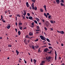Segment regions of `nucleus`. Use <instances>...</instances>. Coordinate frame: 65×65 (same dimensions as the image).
I'll return each mask as SVG.
<instances>
[{
  "label": "nucleus",
  "instance_id": "f257e3e1",
  "mask_svg": "<svg viewBox=\"0 0 65 65\" xmlns=\"http://www.w3.org/2000/svg\"><path fill=\"white\" fill-rule=\"evenodd\" d=\"M45 25L47 27H48L49 25H51V24L48 22V21H46L45 22Z\"/></svg>",
  "mask_w": 65,
  "mask_h": 65
},
{
  "label": "nucleus",
  "instance_id": "f03ea898",
  "mask_svg": "<svg viewBox=\"0 0 65 65\" xmlns=\"http://www.w3.org/2000/svg\"><path fill=\"white\" fill-rule=\"evenodd\" d=\"M46 60L48 61V62H50L51 61V57L48 56V57H46Z\"/></svg>",
  "mask_w": 65,
  "mask_h": 65
},
{
  "label": "nucleus",
  "instance_id": "7ed1b4c3",
  "mask_svg": "<svg viewBox=\"0 0 65 65\" xmlns=\"http://www.w3.org/2000/svg\"><path fill=\"white\" fill-rule=\"evenodd\" d=\"M40 37L41 38L42 40H46V38L45 37H43L41 35L40 36Z\"/></svg>",
  "mask_w": 65,
  "mask_h": 65
},
{
  "label": "nucleus",
  "instance_id": "20e7f679",
  "mask_svg": "<svg viewBox=\"0 0 65 65\" xmlns=\"http://www.w3.org/2000/svg\"><path fill=\"white\" fill-rule=\"evenodd\" d=\"M57 32H58V33H61V34H63L64 33V31H59L58 30H57Z\"/></svg>",
  "mask_w": 65,
  "mask_h": 65
},
{
  "label": "nucleus",
  "instance_id": "39448f33",
  "mask_svg": "<svg viewBox=\"0 0 65 65\" xmlns=\"http://www.w3.org/2000/svg\"><path fill=\"white\" fill-rule=\"evenodd\" d=\"M55 60L56 61L57 60V52H56V51H55Z\"/></svg>",
  "mask_w": 65,
  "mask_h": 65
},
{
  "label": "nucleus",
  "instance_id": "423d86ee",
  "mask_svg": "<svg viewBox=\"0 0 65 65\" xmlns=\"http://www.w3.org/2000/svg\"><path fill=\"white\" fill-rule=\"evenodd\" d=\"M49 51L48 49L47 48L45 49H44V51L45 52H47V51Z\"/></svg>",
  "mask_w": 65,
  "mask_h": 65
},
{
  "label": "nucleus",
  "instance_id": "0eeeda50",
  "mask_svg": "<svg viewBox=\"0 0 65 65\" xmlns=\"http://www.w3.org/2000/svg\"><path fill=\"white\" fill-rule=\"evenodd\" d=\"M23 12H24V13H23V15H26V11L24 10H23Z\"/></svg>",
  "mask_w": 65,
  "mask_h": 65
},
{
  "label": "nucleus",
  "instance_id": "6e6552de",
  "mask_svg": "<svg viewBox=\"0 0 65 65\" xmlns=\"http://www.w3.org/2000/svg\"><path fill=\"white\" fill-rule=\"evenodd\" d=\"M24 43H25L26 44H28V42H27V40H26V39H25L24 40Z\"/></svg>",
  "mask_w": 65,
  "mask_h": 65
},
{
  "label": "nucleus",
  "instance_id": "1a4fd4ad",
  "mask_svg": "<svg viewBox=\"0 0 65 65\" xmlns=\"http://www.w3.org/2000/svg\"><path fill=\"white\" fill-rule=\"evenodd\" d=\"M56 2H57V4H59L60 0H56Z\"/></svg>",
  "mask_w": 65,
  "mask_h": 65
},
{
  "label": "nucleus",
  "instance_id": "9d476101",
  "mask_svg": "<svg viewBox=\"0 0 65 65\" xmlns=\"http://www.w3.org/2000/svg\"><path fill=\"white\" fill-rule=\"evenodd\" d=\"M29 19L30 20H32V21H33V20L32 19H33V18L31 16H30L29 17Z\"/></svg>",
  "mask_w": 65,
  "mask_h": 65
},
{
  "label": "nucleus",
  "instance_id": "9b49d317",
  "mask_svg": "<svg viewBox=\"0 0 65 65\" xmlns=\"http://www.w3.org/2000/svg\"><path fill=\"white\" fill-rule=\"evenodd\" d=\"M34 22H32V23L31 25L32 26H31V27H32V28H33V27H34L35 26L34 25Z\"/></svg>",
  "mask_w": 65,
  "mask_h": 65
},
{
  "label": "nucleus",
  "instance_id": "f8f14e48",
  "mask_svg": "<svg viewBox=\"0 0 65 65\" xmlns=\"http://www.w3.org/2000/svg\"><path fill=\"white\" fill-rule=\"evenodd\" d=\"M29 4L28 2H26V5L27 7H29V5H28Z\"/></svg>",
  "mask_w": 65,
  "mask_h": 65
},
{
  "label": "nucleus",
  "instance_id": "ddd939ff",
  "mask_svg": "<svg viewBox=\"0 0 65 65\" xmlns=\"http://www.w3.org/2000/svg\"><path fill=\"white\" fill-rule=\"evenodd\" d=\"M19 28L20 30H22V27L21 26L19 25Z\"/></svg>",
  "mask_w": 65,
  "mask_h": 65
},
{
  "label": "nucleus",
  "instance_id": "4468645a",
  "mask_svg": "<svg viewBox=\"0 0 65 65\" xmlns=\"http://www.w3.org/2000/svg\"><path fill=\"white\" fill-rule=\"evenodd\" d=\"M16 52L17 54V55H19V52L17 50H16Z\"/></svg>",
  "mask_w": 65,
  "mask_h": 65
},
{
  "label": "nucleus",
  "instance_id": "2eb2a0df",
  "mask_svg": "<svg viewBox=\"0 0 65 65\" xmlns=\"http://www.w3.org/2000/svg\"><path fill=\"white\" fill-rule=\"evenodd\" d=\"M44 15L45 16L46 18H47V15L46 14V13H44Z\"/></svg>",
  "mask_w": 65,
  "mask_h": 65
},
{
  "label": "nucleus",
  "instance_id": "dca6fc26",
  "mask_svg": "<svg viewBox=\"0 0 65 65\" xmlns=\"http://www.w3.org/2000/svg\"><path fill=\"white\" fill-rule=\"evenodd\" d=\"M7 27L8 29H9L10 28V25H8L7 26Z\"/></svg>",
  "mask_w": 65,
  "mask_h": 65
},
{
  "label": "nucleus",
  "instance_id": "f3484780",
  "mask_svg": "<svg viewBox=\"0 0 65 65\" xmlns=\"http://www.w3.org/2000/svg\"><path fill=\"white\" fill-rule=\"evenodd\" d=\"M36 20L38 22H39V21H40V20H39V19H38V18H36Z\"/></svg>",
  "mask_w": 65,
  "mask_h": 65
},
{
  "label": "nucleus",
  "instance_id": "a211bd4d",
  "mask_svg": "<svg viewBox=\"0 0 65 65\" xmlns=\"http://www.w3.org/2000/svg\"><path fill=\"white\" fill-rule=\"evenodd\" d=\"M18 35L20 36L21 34V31H19L18 32Z\"/></svg>",
  "mask_w": 65,
  "mask_h": 65
},
{
  "label": "nucleus",
  "instance_id": "6ab92c4d",
  "mask_svg": "<svg viewBox=\"0 0 65 65\" xmlns=\"http://www.w3.org/2000/svg\"><path fill=\"white\" fill-rule=\"evenodd\" d=\"M46 40L47 41H48V42H51L50 41V40L48 38H46Z\"/></svg>",
  "mask_w": 65,
  "mask_h": 65
},
{
  "label": "nucleus",
  "instance_id": "aec40b11",
  "mask_svg": "<svg viewBox=\"0 0 65 65\" xmlns=\"http://www.w3.org/2000/svg\"><path fill=\"white\" fill-rule=\"evenodd\" d=\"M40 11L41 12H43V9H40Z\"/></svg>",
  "mask_w": 65,
  "mask_h": 65
},
{
  "label": "nucleus",
  "instance_id": "412c9836",
  "mask_svg": "<svg viewBox=\"0 0 65 65\" xmlns=\"http://www.w3.org/2000/svg\"><path fill=\"white\" fill-rule=\"evenodd\" d=\"M25 38H29V37L28 35H27L25 37Z\"/></svg>",
  "mask_w": 65,
  "mask_h": 65
},
{
  "label": "nucleus",
  "instance_id": "4be33fe9",
  "mask_svg": "<svg viewBox=\"0 0 65 65\" xmlns=\"http://www.w3.org/2000/svg\"><path fill=\"white\" fill-rule=\"evenodd\" d=\"M29 35H30V36H32V35H33V34L31 32H30L29 34Z\"/></svg>",
  "mask_w": 65,
  "mask_h": 65
},
{
  "label": "nucleus",
  "instance_id": "5701e85b",
  "mask_svg": "<svg viewBox=\"0 0 65 65\" xmlns=\"http://www.w3.org/2000/svg\"><path fill=\"white\" fill-rule=\"evenodd\" d=\"M33 60L34 61V63L35 64V63H36V62H37V61H36V60L35 59H34Z\"/></svg>",
  "mask_w": 65,
  "mask_h": 65
},
{
  "label": "nucleus",
  "instance_id": "b1692460",
  "mask_svg": "<svg viewBox=\"0 0 65 65\" xmlns=\"http://www.w3.org/2000/svg\"><path fill=\"white\" fill-rule=\"evenodd\" d=\"M3 19V15H1V19H0V20H2V19Z\"/></svg>",
  "mask_w": 65,
  "mask_h": 65
},
{
  "label": "nucleus",
  "instance_id": "393cba45",
  "mask_svg": "<svg viewBox=\"0 0 65 65\" xmlns=\"http://www.w3.org/2000/svg\"><path fill=\"white\" fill-rule=\"evenodd\" d=\"M34 9L35 10H37V7H36V6L35 7V8Z\"/></svg>",
  "mask_w": 65,
  "mask_h": 65
},
{
  "label": "nucleus",
  "instance_id": "a878e982",
  "mask_svg": "<svg viewBox=\"0 0 65 65\" xmlns=\"http://www.w3.org/2000/svg\"><path fill=\"white\" fill-rule=\"evenodd\" d=\"M40 27H39L38 26H37V29H39L40 28Z\"/></svg>",
  "mask_w": 65,
  "mask_h": 65
},
{
  "label": "nucleus",
  "instance_id": "bb28decb",
  "mask_svg": "<svg viewBox=\"0 0 65 65\" xmlns=\"http://www.w3.org/2000/svg\"><path fill=\"white\" fill-rule=\"evenodd\" d=\"M60 4L61 6H64V4H63V3H61Z\"/></svg>",
  "mask_w": 65,
  "mask_h": 65
},
{
  "label": "nucleus",
  "instance_id": "cd10ccee",
  "mask_svg": "<svg viewBox=\"0 0 65 65\" xmlns=\"http://www.w3.org/2000/svg\"><path fill=\"white\" fill-rule=\"evenodd\" d=\"M50 22H51V23L52 24H53V23H54V22L52 20Z\"/></svg>",
  "mask_w": 65,
  "mask_h": 65
},
{
  "label": "nucleus",
  "instance_id": "c85d7f7f",
  "mask_svg": "<svg viewBox=\"0 0 65 65\" xmlns=\"http://www.w3.org/2000/svg\"><path fill=\"white\" fill-rule=\"evenodd\" d=\"M17 17H21V15L19 14H18L17 15Z\"/></svg>",
  "mask_w": 65,
  "mask_h": 65
},
{
  "label": "nucleus",
  "instance_id": "c756f323",
  "mask_svg": "<svg viewBox=\"0 0 65 65\" xmlns=\"http://www.w3.org/2000/svg\"><path fill=\"white\" fill-rule=\"evenodd\" d=\"M52 51L51 50L50 51V52H48V53L49 54H51V53H52Z\"/></svg>",
  "mask_w": 65,
  "mask_h": 65
},
{
  "label": "nucleus",
  "instance_id": "7c9ffc66",
  "mask_svg": "<svg viewBox=\"0 0 65 65\" xmlns=\"http://www.w3.org/2000/svg\"><path fill=\"white\" fill-rule=\"evenodd\" d=\"M19 25H22V23H21V22H20L19 23Z\"/></svg>",
  "mask_w": 65,
  "mask_h": 65
},
{
  "label": "nucleus",
  "instance_id": "2f4dec72",
  "mask_svg": "<svg viewBox=\"0 0 65 65\" xmlns=\"http://www.w3.org/2000/svg\"><path fill=\"white\" fill-rule=\"evenodd\" d=\"M34 22L36 24H37V21H36V20H34Z\"/></svg>",
  "mask_w": 65,
  "mask_h": 65
},
{
  "label": "nucleus",
  "instance_id": "473e14b6",
  "mask_svg": "<svg viewBox=\"0 0 65 65\" xmlns=\"http://www.w3.org/2000/svg\"><path fill=\"white\" fill-rule=\"evenodd\" d=\"M27 14L28 15V17H29L30 16V14L29 13H27Z\"/></svg>",
  "mask_w": 65,
  "mask_h": 65
},
{
  "label": "nucleus",
  "instance_id": "72a5a7b5",
  "mask_svg": "<svg viewBox=\"0 0 65 65\" xmlns=\"http://www.w3.org/2000/svg\"><path fill=\"white\" fill-rule=\"evenodd\" d=\"M8 47H11V45H9V44L8 45Z\"/></svg>",
  "mask_w": 65,
  "mask_h": 65
},
{
  "label": "nucleus",
  "instance_id": "f704fd0d",
  "mask_svg": "<svg viewBox=\"0 0 65 65\" xmlns=\"http://www.w3.org/2000/svg\"><path fill=\"white\" fill-rule=\"evenodd\" d=\"M35 47L36 48H39V46H35Z\"/></svg>",
  "mask_w": 65,
  "mask_h": 65
},
{
  "label": "nucleus",
  "instance_id": "c9c22d12",
  "mask_svg": "<svg viewBox=\"0 0 65 65\" xmlns=\"http://www.w3.org/2000/svg\"><path fill=\"white\" fill-rule=\"evenodd\" d=\"M8 12V10H6L5 11V14H6L7 12Z\"/></svg>",
  "mask_w": 65,
  "mask_h": 65
},
{
  "label": "nucleus",
  "instance_id": "e433bc0d",
  "mask_svg": "<svg viewBox=\"0 0 65 65\" xmlns=\"http://www.w3.org/2000/svg\"><path fill=\"white\" fill-rule=\"evenodd\" d=\"M60 1H61V2H62V3H64V0H60Z\"/></svg>",
  "mask_w": 65,
  "mask_h": 65
},
{
  "label": "nucleus",
  "instance_id": "4c0bfd02",
  "mask_svg": "<svg viewBox=\"0 0 65 65\" xmlns=\"http://www.w3.org/2000/svg\"><path fill=\"white\" fill-rule=\"evenodd\" d=\"M38 41V39H37L35 41L36 42V41Z\"/></svg>",
  "mask_w": 65,
  "mask_h": 65
},
{
  "label": "nucleus",
  "instance_id": "58836bf2",
  "mask_svg": "<svg viewBox=\"0 0 65 65\" xmlns=\"http://www.w3.org/2000/svg\"><path fill=\"white\" fill-rule=\"evenodd\" d=\"M32 48H33V49H35V48L34 47V46L33 45H32Z\"/></svg>",
  "mask_w": 65,
  "mask_h": 65
},
{
  "label": "nucleus",
  "instance_id": "ea45409f",
  "mask_svg": "<svg viewBox=\"0 0 65 65\" xmlns=\"http://www.w3.org/2000/svg\"><path fill=\"white\" fill-rule=\"evenodd\" d=\"M52 48V47L51 46H50V47H48V48L49 49H51V48Z\"/></svg>",
  "mask_w": 65,
  "mask_h": 65
},
{
  "label": "nucleus",
  "instance_id": "a19ab883",
  "mask_svg": "<svg viewBox=\"0 0 65 65\" xmlns=\"http://www.w3.org/2000/svg\"><path fill=\"white\" fill-rule=\"evenodd\" d=\"M50 28L51 29V30L52 31H53V28Z\"/></svg>",
  "mask_w": 65,
  "mask_h": 65
},
{
  "label": "nucleus",
  "instance_id": "79ce46f5",
  "mask_svg": "<svg viewBox=\"0 0 65 65\" xmlns=\"http://www.w3.org/2000/svg\"><path fill=\"white\" fill-rule=\"evenodd\" d=\"M51 17V15H50L48 16V18H49V19H50Z\"/></svg>",
  "mask_w": 65,
  "mask_h": 65
},
{
  "label": "nucleus",
  "instance_id": "37998d69",
  "mask_svg": "<svg viewBox=\"0 0 65 65\" xmlns=\"http://www.w3.org/2000/svg\"><path fill=\"white\" fill-rule=\"evenodd\" d=\"M30 40H28L27 41V42H28V43H29V42H30Z\"/></svg>",
  "mask_w": 65,
  "mask_h": 65
},
{
  "label": "nucleus",
  "instance_id": "c03bdc74",
  "mask_svg": "<svg viewBox=\"0 0 65 65\" xmlns=\"http://www.w3.org/2000/svg\"><path fill=\"white\" fill-rule=\"evenodd\" d=\"M31 7H34V5H31Z\"/></svg>",
  "mask_w": 65,
  "mask_h": 65
},
{
  "label": "nucleus",
  "instance_id": "a18cd8bd",
  "mask_svg": "<svg viewBox=\"0 0 65 65\" xmlns=\"http://www.w3.org/2000/svg\"><path fill=\"white\" fill-rule=\"evenodd\" d=\"M44 28L45 30H46V31L47 30V28L46 27H45Z\"/></svg>",
  "mask_w": 65,
  "mask_h": 65
},
{
  "label": "nucleus",
  "instance_id": "49530a36",
  "mask_svg": "<svg viewBox=\"0 0 65 65\" xmlns=\"http://www.w3.org/2000/svg\"><path fill=\"white\" fill-rule=\"evenodd\" d=\"M48 45H52V44H51V43H48Z\"/></svg>",
  "mask_w": 65,
  "mask_h": 65
},
{
  "label": "nucleus",
  "instance_id": "de8ad7c7",
  "mask_svg": "<svg viewBox=\"0 0 65 65\" xmlns=\"http://www.w3.org/2000/svg\"><path fill=\"white\" fill-rule=\"evenodd\" d=\"M35 0H32V1L34 3H35Z\"/></svg>",
  "mask_w": 65,
  "mask_h": 65
},
{
  "label": "nucleus",
  "instance_id": "09e8293b",
  "mask_svg": "<svg viewBox=\"0 0 65 65\" xmlns=\"http://www.w3.org/2000/svg\"><path fill=\"white\" fill-rule=\"evenodd\" d=\"M49 14H49V13H47V15H48H48H49Z\"/></svg>",
  "mask_w": 65,
  "mask_h": 65
},
{
  "label": "nucleus",
  "instance_id": "8fccbe9b",
  "mask_svg": "<svg viewBox=\"0 0 65 65\" xmlns=\"http://www.w3.org/2000/svg\"><path fill=\"white\" fill-rule=\"evenodd\" d=\"M27 29L26 27H25L23 29L24 30H25V29Z\"/></svg>",
  "mask_w": 65,
  "mask_h": 65
},
{
  "label": "nucleus",
  "instance_id": "3c124183",
  "mask_svg": "<svg viewBox=\"0 0 65 65\" xmlns=\"http://www.w3.org/2000/svg\"><path fill=\"white\" fill-rule=\"evenodd\" d=\"M46 5H44V6L43 7H44V8H46Z\"/></svg>",
  "mask_w": 65,
  "mask_h": 65
},
{
  "label": "nucleus",
  "instance_id": "603ef678",
  "mask_svg": "<svg viewBox=\"0 0 65 65\" xmlns=\"http://www.w3.org/2000/svg\"><path fill=\"white\" fill-rule=\"evenodd\" d=\"M42 21L43 23H44V20L43 19H42Z\"/></svg>",
  "mask_w": 65,
  "mask_h": 65
},
{
  "label": "nucleus",
  "instance_id": "864d4df0",
  "mask_svg": "<svg viewBox=\"0 0 65 65\" xmlns=\"http://www.w3.org/2000/svg\"><path fill=\"white\" fill-rule=\"evenodd\" d=\"M23 19H25V16H23Z\"/></svg>",
  "mask_w": 65,
  "mask_h": 65
},
{
  "label": "nucleus",
  "instance_id": "5fc2aeb1",
  "mask_svg": "<svg viewBox=\"0 0 65 65\" xmlns=\"http://www.w3.org/2000/svg\"><path fill=\"white\" fill-rule=\"evenodd\" d=\"M36 31H40V30L39 29V30H36Z\"/></svg>",
  "mask_w": 65,
  "mask_h": 65
},
{
  "label": "nucleus",
  "instance_id": "6e6d98bb",
  "mask_svg": "<svg viewBox=\"0 0 65 65\" xmlns=\"http://www.w3.org/2000/svg\"><path fill=\"white\" fill-rule=\"evenodd\" d=\"M12 15H9V17H12Z\"/></svg>",
  "mask_w": 65,
  "mask_h": 65
},
{
  "label": "nucleus",
  "instance_id": "4d7b16f0",
  "mask_svg": "<svg viewBox=\"0 0 65 65\" xmlns=\"http://www.w3.org/2000/svg\"><path fill=\"white\" fill-rule=\"evenodd\" d=\"M61 45L62 46H64V44H63V43H62L61 44Z\"/></svg>",
  "mask_w": 65,
  "mask_h": 65
},
{
  "label": "nucleus",
  "instance_id": "13d9d810",
  "mask_svg": "<svg viewBox=\"0 0 65 65\" xmlns=\"http://www.w3.org/2000/svg\"><path fill=\"white\" fill-rule=\"evenodd\" d=\"M40 48H39L38 49V52H40Z\"/></svg>",
  "mask_w": 65,
  "mask_h": 65
},
{
  "label": "nucleus",
  "instance_id": "bf43d9fd",
  "mask_svg": "<svg viewBox=\"0 0 65 65\" xmlns=\"http://www.w3.org/2000/svg\"><path fill=\"white\" fill-rule=\"evenodd\" d=\"M33 38V37H29V39H32Z\"/></svg>",
  "mask_w": 65,
  "mask_h": 65
},
{
  "label": "nucleus",
  "instance_id": "052dcab7",
  "mask_svg": "<svg viewBox=\"0 0 65 65\" xmlns=\"http://www.w3.org/2000/svg\"><path fill=\"white\" fill-rule=\"evenodd\" d=\"M42 63H44V61H42Z\"/></svg>",
  "mask_w": 65,
  "mask_h": 65
},
{
  "label": "nucleus",
  "instance_id": "680f3d73",
  "mask_svg": "<svg viewBox=\"0 0 65 65\" xmlns=\"http://www.w3.org/2000/svg\"><path fill=\"white\" fill-rule=\"evenodd\" d=\"M15 25H16V26H17V25H18V23H17V22L15 23Z\"/></svg>",
  "mask_w": 65,
  "mask_h": 65
},
{
  "label": "nucleus",
  "instance_id": "e2e57ef3",
  "mask_svg": "<svg viewBox=\"0 0 65 65\" xmlns=\"http://www.w3.org/2000/svg\"><path fill=\"white\" fill-rule=\"evenodd\" d=\"M3 23H5L6 22V21L5 20H4V21H3Z\"/></svg>",
  "mask_w": 65,
  "mask_h": 65
},
{
  "label": "nucleus",
  "instance_id": "0e129e2a",
  "mask_svg": "<svg viewBox=\"0 0 65 65\" xmlns=\"http://www.w3.org/2000/svg\"><path fill=\"white\" fill-rule=\"evenodd\" d=\"M15 18H16V19H15L16 21H17V17H16Z\"/></svg>",
  "mask_w": 65,
  "mask_h": 65
},
{
  "label": "nucleus",
  "instance_id": "69168bd1",
  "mask_svg": "<svg viewBox=\"0 0 65 65\" xmlns=\"http://www.w3.org/2000/svg\"><path fill=\"white\" fill-rule=\"evenodd\" d=\"M31 62H32V59H31Z\"/></svg>",
  "mask_w": 65,
  "mask_h": 65
},
{
  "label": "nucleus",
  "instance_id": "338daca9",
  "mask_svg": "<svg viewBox=\"0 0 65 65\" xmlns=\"http://www.w3.org/2000/svg\"><path fill=\"white\" fill-rule=\"evenodd\" d=\"M44 9L45 10V11H46L47 10H46V8H44Z\"/></svg>",
  "mask_w": 65,
  "mask_h": 65
},
{
  "label": "nucleus",
  "instance_id": "774afa93",
  "mask_svg": "<svg viewBox=\"0 0 65 65\" xmlns=\"http://www.w3.org/2000/svg\"><path fill=\"white\" fill-rule=\"evenodd\" d=\"M39 25H41V23H39Z\"/></svg>",
  "mask_w": 65,
  "mask_h": 65
}]
</instances>
